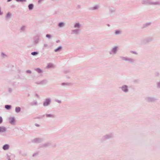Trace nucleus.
I'll return each instance as SVG.
<instances>
[{"instance_id": "17", "label": "nucleus", "mask_w": 160, "mask_h": 160, "mask_svg": "<svg viewBox=\"0 0 160 160\" xmlns=\"http://www.w3.org/2000/svg\"><path fill=\"white\" fill-rule=\"evenodd\" d=\"M151 24V22H148L146 23H145L143 25L142 28H146L148 26H150Z\"/></svg>"}, {"instance_id": "36", "label": "nucleus", "mask_w": 160, "mask_h": 160, "mask_svg": "<svg viewBox=\"0 0 160 160\" xmlns=\"http://www.w3.org/2000/svg\"><path fill=\"white\" fill-rule=\"evenodd\" d=\"M130 52L134 54L135 55H138V53L137 52L133 51H130Z\"/></svg>"}, {"instance_id": "49", "label": "nucleus", "mask_w": 160, "mask_h": 160, "mask_svg": "<svg viewBox=\"0 0 160 160\" xmlns=\"http://www.w3.org/2000/svg\"><path fill=\"white\" fill-rule=\"evenodd\" d=\"M15 7V6L14 5H12L11 6V8H14Z\"/></svg>"}, {"instance_id": "4", "label": "nucleus", "mask_w": 160, "mask_h": 160, "mask_svg": "<svg viewBox=\"0 0 160 160\" xmlns=\"http://www.w3.org/2000/svg\"><path fill=\"white\" fill-rule=\"evenodd\" d=\"M119 88L120 89L122 92L125 93H127L129 91L128 86L126 85H123L122 86L119 87Z\"/></svg>"}, {"instance_id": "3", "label": "nucleus", "mask_w": 160, "mask_h": 160, "mask_svg": "<svg viewBox=\"0 0 160 160\" xmlns=\"http://www.w3.org/2000/svg\"><path fill=\"white\" fill-rule=\"evenodd\" d=\"M120 58L122 60L127 61L128 62L132 64L134 63L135 62V59L134 58H129L123 56H121L120 57Z\"/></svg>"}, {"instance_id": "51", "label": "nucleus", "mask_w": 160, "mask_h": 160, "mask_svg": "<svg viewBox=\"0 0 160 160\" xmlns=\"http://www.w3.org/2000/svg\"><path fill=\"white\" fill-rule=\"evenodd\" d=\"M65 72L66 73H68L69 72V71H65Z\"/></svg>"}, {"instance_id": "27", "label": "nucleus", "mask_w": 160, "mask_h": 160, "mask_svg": "<svg viewBox=\"0 0 160 160\" xmlns=\"http://www.w3.org/2000/svg\"><path fill=\"white\" fill-rule=\"evenodd\" d=\"M5 108L7 110H9L11 108V106L10 105H5Z\"/></svg>"}, {"instance_id": "42", "label": "nucleus", "mask_w": 160, "mask_h": 160, "mask_svg": "<svg viewBox=\"0 0 160 160\" xmlns=\"http://www.w3.org/2000/svg\"><path fill=\"white\" fill-rule=\"evenodd\" d=\"M26 72L28 73L31 74L32 73V72L30 70H27L26 71Z\"/></svg>"}, {"instance_id": "15", "label": "nucleus", "mask_w": 160, "mask_h": 160, "mask_svg": "<svg viewBox=\"0 0 160 160\" xmlns=\"http://www.w3.org/2000/svg\"><path fill=\"white\" fill-rule=\"evenodd\" d=\"M46 117L47 118H54L55 117V115L53 114H46L45 115Z\"/></svg>"}, {"instance_id": "26", "label": "nucleus", "mask_w": 160, "mask_h": 160, "mask_svg": "<svg viewBox=\"0 0 160 160\" xmlns=\"http://www.w3.org/2000/svg\"><path fill=\"white\" fill-rule=\"evenodd\" d=\"M35 70L39 73L42 72V71L39 68H37L35 69Z\"/></svg>"}, {"instance_id": "50", "label": "nucleus", "mask_w": 160, "mask_h": 160, "mask_svg": "<svg viewBox=\"0 0 160 160\" xmlns=\"http://www.w3.org/2000/svg\"><path fill=\"white\" fill-rule=\"evenodd\" d=\"M42 0H39L38 1V2L39 3H40L42 1Z\"/></svg>"}, {"instance_id": "24", "label": "nucleus", "mask_w": 160, "mask_h": 160, "mask_svg": "<svg viewBox=\"0 0 160 160\" xmlns=\"http://www.w3.org/2000/svg\"><path fill=\"white\" fill-rule=\"evenodd\" d=\"M34 7V5L32 4H30L28 5V7L29 10H32L33 9Z\"/></svg>"}, {"instance_id": "19", "label": "nucleus", "mask_w": 160, "mask_h": 160, "mask_svg": "<svg viewBox=\"0 0 160 160\" xmlns=\"http://www.w3.org/2000/svg\"><path fill=\"white\" fill-rule=\"evenodd\" d=\"M100 7L98 5H96L91 8V10H96L98 9Z\"/></svg>"}, {"instance_id": "28", "label": "nucleus", "mask_w": 160, "mask_h": 160, "mask_svg": "<svg viewBox=\"0 0 160 160\" xmlns=\"http://www.w3.org/2000/svg\"><path fill=\"white\" fill-rule=\"evenodd\" d=\"M11 16V14L10 12H8V13L7 14L6 16V18H10Z\"/></svg>"}, {"instance_id": "9", "label": "nucleus", "mask_w": 160, "mask_h": 160, "mask_svg": "<svg viewBox=\"0 0 160 160\" xmlns=\"http://www.w3.org/2000/svg\"><path fill=\"white\" fill-rule=\"evenodd\" d=\"M15 122V118L14 117H10L9 118V122L12 124L14 125Z\"/></svg>"}, {"instance_id": "43", "label": "nucleus", "mask_w": 160, "mask_h": 160, "mask_svg": "<svg viewBox=\"0 0 160 160\" xmlns=\"http://www.w3.org/2000/svg\"><path fill=\"white\" fill-rule=\"evenodd\" d=\"M2 119L1 117L0 116V124L2 123Z\"/></svg>"}, {"instance_id": "53", "label": "nucleus", "mask_w": 160, "mask_h": 160, "mask_svg": "<svg viewBox=\"0 0 160 160\" xmlns=\"http://www.w3.org/2000/svg\"><path fill=\"white\" fill-rule=\"evenodd\" d=\"M107 26H108V27H110V25L109 24H107Z\"/></svg>"}, {"instance_id": "29", "label": "nucleus", "mask_w": 160, "mask_h": 160, "mask_svg": "<svg viewBox=\"0 0 160 160\" xmlns=\"http://www.w3.org/2000/svg\"><path fill=\"white\" fill-rule=\"evenodd\" d=\"M62 48V47L59 46L56 49H55L54 50V51L55 52H58V51H59Z\"/></svg>"}, {"instance_id": "14", "label": "nucleus", "mask_w": 160, "mask_h": 160, "mask_svg": "<svg viewBox=\"0 0 160 160\" xmlns=\"http://www.w3.org/2000/svg\"><path fill=\"white\" fill-rule=\"evenodd\" d=\"M122 33V31L120 30H116L114 31V34L115 35H120Z\"/></svg>"}, {"instance_id": "40", "label": "nucleus", "mask_w": 160, "mask_h": 160, "mask_svg": "<svg viewBox=\"0 0 160 160\" xmlns=\"http://www.w3.org/2000/svg\"><path fill=\"white\" fill-rule=\"evenodd\" d=\"M157 86L158 88H160V81L157 82Z\"/></svg>"}, {"instance_id": "16", "label": "nucleus", "mask_w": 160, "mask_h": 160, "mask_svg": "<svg viewBox=\"0 0 160 160\" xmlns=\"http://www.w3.org/2000/svg\"><path fill=\"white\" fill-rule=\"evenodd\" d=\"M9 148V146L8 144H6L4 145L2 147L3 149L4 150H8Z\"/></svg>"}, {"instance_id": "48", "label": "nucleus", "mask_w": 160, "mask_h": 160, "mask_svg": "<svg viewBox=\"0 0 160 160\" xmlns=\"http://www.w3.org/2000/svg\"><path fill=\"white\" fill-rule=\"evenodd\" d=\"M35 125L36 127H39L40 126V125L38 124L37 123H35Z\"/></svg>"}, {"instance_id": "31", "label": "nucleus", "mask_w": 160, "mask_h": 160, "mask_svg": "<svg viewBox=\"0 0 160 160\" xmlns=\"http://www.w3.org/2000/svg\"><path fill=\"white\" fill-rule=\"evenodd\" d=\"M38 102L37 101H34L31 102V105L32 106L37 105Z\"/></svg>"}, {"instance_id": "7", "label": "nucleus", "mask_w": 160, "mask_h": 160, "mask_svg": "<svg viewBox=\"0 0 160 160\" xmlns=\"http://www.w3.org/2000/svg\"><path fill=\"white\" fill-rule=\"evenodd\" d=\"M118 47L115 46L113 47L111 50L109 52V53L110 55L115 54L117 53L118 49Z\"/></svg>"}, {"instance_id": "38", "label": "nucleus", "mask_w": 160, "mask_h": 160, "mask_svg": "<svg viewBox=\"0 0 160 160\" xmlns=\"http://www.w3.org/2000/svg\"><path fill=\"white\" fill-rule=\"evenodd\" d=\"M48 45L47 44H44L43 45V49H45L47 47H48Z\"/></svg>"}, {"instance_id": "37", "label": "nucleus", "mask_w": 160, "mask_h": 160, "mask_svg": "<svg viewBox=\"0 0 160 160\" xmlns=\"http://www.w3.org/2000/svg\"><path fill=\"white\" fill-rule=\"evenodd\" d=\"M46 37L48 38H50L51 37V35L49 34H47L46 35Z\"/></svg>"}, {"instance_id": "41", "label": "nucleus", "mask_w": 160, "mask_h": 160, "mask_svg": "<svg viewBox=\"0 0 160 160\" xmlns=\"http://www.w3.org/2000/svg\"><path fill=\"white\" fill-rule=\"evenodd\" d=\"M17 2H26V0H16Z\"/></svg>"}, {"instance_id": "2", "label": "nucleus", "mask_w": 160, "mask_h": 160, "mask_svg": "<svg viewBox=\"0 0 160 160\" xmlns=\"http://www.w3.org/2000/svg\"><path fill=\"white\" fill-rule=\"evenodd\" d=\"M81 26V24L79 22H75L74 25V28L75 29L71 30V34L75 35H79Z\"/></svg>"}, {"instance_id": "47", "label": "nucleus", "mask_w": 160, "mask_h": 160, "mask_svg": "<svg viewBox=\"0 0 160 160\" xmlns=\"http://www.w3.org/2000/svg\"><path fill=\"white\" fill-rule=\"evenodd\" d=\"M35 96H36L38 98H39V96L38 95V94H35Z\"/></svg>"}, {"instance_id": "33", "label": "nucleus", "mask_w": 160, "mask_h": 160, "mask_svg": "<svg viewBox=\"0 0 160 160\" xmlns=\"http://www.w3.org/2000/svg\"><path fill=\"white\" fill-rule=\"evenodd\" d=\"M1 56L2 58H3L7 57V55L3 52H2L1 54Z\"/></svg>"}, {"instance_id": "39", "label": "nucleus", "mask_w": 160, "mask_h": 160, "mask_svg": "<svg viewBox=\"0 0 160 160\" xmlns=\"http://www.w3.org/2000/svg\"><path fill=\"white\" fill-rule=\"evenodd\" d=\"M61 85L62 86L68 85H69V84L68 83L63 82V83H62Z\"/></svg>"}, {"instance_id": "34", "label": "nucleus", "mask_w": 160, "mask_h": 160, "mask_svg": "<svg viewBox=\"0 0 160 160\" xmlns=\"http://www.w3.org/2000/svg\"><path fill=\"white\" fill-rule=\"evenodd\" d=\"M38 153H39V152H36L34 153H33L32 154V156L33 157H35V156H37V155H38Z\"/></svg>"}, {"instance_id": "52", "label": "nucleus", "mask_w": 160, "mask_h": 160, "mask_svg": "<svg viewBox=\"0 0 160 160\" xmlns=\"http://www.w3.org/2000/svg\"><path fill=\"white\" fill-rule=\"evenodd\" d=\"M12 0H7V2H9L10 1H12Z\"/></svg>"}, {"instance_id": "44", "label": "nucleus", "mask_w": 160, "mask_h": 160, "mask_svg": "<svg viewBox=\"0 0 160 160\" xmlns=\"http://www.w3.org/2000/svg\"><path fill=\"white\" fill-rule=\"evenodd\" d=\"M56 101L59 103H61V101H60V100H56Z\"/></svg>"}, {"instance_id": "45", "label": "nucleus", "mask_w": 160, "mask_h": 160, "mask_svg": "<svg viewBox=\"0 0 160 160\" xmlns=\"http://www.w3.org/2000/svg\"><path fill=\"white\" fill-rule=\"evenodd\" d=\"M8 91L9 92H11L12 91V89L11 88H9L8 89Z\"/></svg>"}, {"instance_id": "35", "label": "nucleus", "mask_w": 160, "mask_h": 160, "mask_svg": "<svg viewBox=\"0 0 160 160\" xmlns=\"http://www.w3.org/2000/svg\"><path fill=\"white\" fill-rule=\"evenodd\" d=\"M10 157V155H9L8 154H7V158L8 159V160H11Z\"/></svg>"}, {"instance_id": "46", "label": "nucleus", "mask_w": 160, "mask_h": 160, "mask_svg": "<svg viewBox=\"0 0 160 160\" xmlns=\"http://www.w3.org/2000/svg\"><path fill=\"white\" fill-rule=\"evenodd\" d=\"M2 12L1 11V8L0 7V15H2Z\"/></svg>"}, {"instance_id": "23", "label": "nucleus", "mask_w": 160, "mask_h": 160, "mask_svg": "<svg viewBox=\"0 0 160 160\" xmlns=\"http://www.w3.org/2000/svg\"><path fill=\"white\" fill-rule=\"evenodd\" d=\"M65 24L63 22H60L58 24V26L59 28H62L64 26Z\"/></svg>"}, {"instance_id": "32", "label": "nucleus", "mask_w": 160, "mask_h": 160, "mask_svg": "<svg viewBox=\"0 0 160 160\" xmlns=\"http://www.w3.org/2000/svg\"><path fill=\"white\" fill-rule=\"evenodd\" d=\"M38 52H31V54L33 56H35L38 55Z\"/></svg>"}, {"instance_id": "8", "label": "nucleus", "mask_w": 160, "mask_h": 160, "mask_svg": "<svg viewBox=\"0 0 160 160\" xmlns=\"http://www.w3.org/2000/svg\"><path fill=\"white\" fill-rule=\"evenodd\" d=\"M145 100L148 102H154L157 100V99L155 98L150 97H146Z\"/></svg>"}, {"instance_id": "55", "label": "nucleus", "mask_w": 160, "mask_h": 160, "mask_svg": "<svg viewBox=\"0 0 160 160\" xmlns=\"http://www.w3.org/2000/svg\"><path fill=\"white\" fill-rule=\"evenodd\" d=\"M35 42H38V41H37V40H35Z\"/></svg>"}, {"instance_id": "22", "label": "nucleus", "mask_w": 160, "mask_h": 160, "mask_svg": "<svg viewBox=\"0 0 160 160\" xmlns=\"http://www.w3.org/2000/svg\"><path fill=\"white\" fill-rule=\"evenodd\" d=\"M21 110V108L19 107H16L15 109V112L17 113L19 112H20Z\"/></svg>"}, {"instance_id": "13", "label": "nucleus", "mask_w": 160, "mask_h": 160, "mask_svg": "<svg viewBox=\"0 0 160 160\" xmlns=\"http://www.w3.org/2000/svg\"><path fill=\"white\" fill-rule=\"evenodd\" d=\"M51 144V143L49 142H46L45 143L41 145V147H47L49 146Z\"/></svg>"}, {"instance_id": "12", "label": "nucleus", "mask_w": 160, "mask_h": 160, "mask_svg": "<svg viewBox=\"0 0 160 160\" xmlns=\"http://www.w3.org/2000/svg\"><path fill=\"white\" fill-rule=\"evenodd\" d=\"M7 128L4 127H0V133H3L6 132Z\"/></svg>"}, {"instance_id": "10", "label": "nucleus", "mask_w": 160, "mask_h": 160, "mask_svg": "<svg viewBox=\"0 0 160 160\" xmlns=\"http://www.w3.org/2000/svg\"><path fill=\"white\" fill-rule=\"evenodd\" d=\"M18 152L19 154L22 157H25L27 156V153L24 151H22L20 150Z\"/></svg>"}, {"instance_id": "5", "label": "nucleus", "mask_w": 160, "mask_h": 160, "mask_svg": "<svg viewBox=\"0 0 160 160\" xmlns=\"http://www.w3.org/2000/svg\"><path fill=\"white\" fill-rule=\"evenodd\" d=\"M113 137V134L112 133H109L103 136L102 139L103 140H106L112 138Z\"/></svg>"}, {"instance_id": "6", "label": "nucleus", "mask_w": 160, "mask_h": 160, "mask_svg": "<svg viewBox=\"0 0 160 160\" xmlns=\"http://www.w3.org/2000/svg\"><path fill=\"white\" fill-rule=\"evenodd\" d=\"M51 100L49 98H46L43 102V105L44 107H46L49 106L51 102Z\"/></svg>"}, {"instance_id": "54", "label": "nucleus", "mask_w": 160, "mask_h": 160, "mask_svg": "<svg viewBox=\"0 0 160 160\" xmlns=\"http://www.w3.org/2000/svg\"><path fill=\"white\" fill-rule=\"evenodd\" d=\"M59 40H58V41H57L56 42H57V43H58V42H59Z\"/></svg>"}, {"instance_id": "11", "label": "nucleus", "mask_w": 160, "mask_h": 160, "mask_svg": "<svg viewBox=\"0 0 160 160\" xmlns=\"http://www.w3.org/2000/svg\"><path fill=\"white\" fill-rule=\"evenodd\" d=\"M42 141V139L39 138H35L33 140V142L35 143H40Z\"/></svg>"}, {"instance_id": "18", "label": "nucleus", "mask_w": 160, "mask_h": 160, "mask_svg": "<svg viewBox=\"0 0 160 160\" xmlns=\"http://www.w3.org/2000/svg\"><path fill=\"white\" fill-rule=\"evenodd\" d=\"M47 82V80H43L37 83L38 84L43 85L46 84Z\"/></svg>"}, {"instance_id": "20", "label": "nucleus", "mask_w": 160, "mask_h": 160, "mask_svg": "<svg viewBox=\"0 0 160 160\" xmlns=\"http://www.w3.org/2000/svg\"><path fill=\"white\" fill-rule=\"evenodd\" d=\"M109 12L110 13H114L115 12V9L113 8H110Z\"/></svg>"}, {"instance_id": "30", "label": "nucleus", "mask_w": 160, "mask_h": 160, "mask_svg": "<svg viewBox=\"0 0 160 160\" xmlns=\"http://www.w3.org/2000/svg\"><path fill=\"white\" fill-rule=\"evenodd\" d=\"M53 67V65L51 63H48L47 66V68H52V67Z\"/></svg>"}, {"instance_id": "21", "label": "nucleus", "mask_w": 160, "mask_h": 160, "mask_svg": "<svg viewBox=\"0 0 160 160\" xmlns=\"http://www.w3.org/2000/svg\"><path fill=\"white\" fill-rule=\"evenodd\" d=\"M26 27L25 26H22L20 28V32H24L25 31Z\"/></svg>"}, {"instance_id": "1", "label": "nucleus", "mask_w": 160, "mask_h": 160, "mask_svg": "<svg viewBox=\"0 0 160 160\" xmlns=\"http://www.w3.org/2000/svg\"><path fill=\"white\" fill-rule=\"evenodd\" d=\"M142 4L144 5H149L152 6L160 5V1H153V0H142Z\"/></svg>"}, {"instance_id": "25", "label": "nucleus", "mask_w": 160, "mask_h": 160, "mask_svg": "<svg viewBox=\"0 0 160 160\" xmlns=\"http://www.w3.org/2000/svg\"><path fill=\"white\" fill-rule=\"evenodd\" d=\"M152 38L151 37H148L145 39V40L147 42L151 41H152Z\"/></svg>"}]
</instances>
